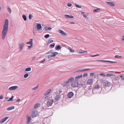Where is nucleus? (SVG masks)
I'll return each mask as SVG.
<instances>
[{"label":"nucleus","instance_id":"obj_1","mask_svg":"<svg viewBox=\"0 0 124 124\" xmlns=\"http://www.w3.org/2000/svg\"><path fill=\"white\" fill-rule=\"evenodd\" d=\"M9 21L8 19H5L2 32V39L4 40L7 35L8 30Z\"/></svg>","mask_w":124,"mask_h":124},{"label":"nucleus","instance_id":"obj_2","mask_svg":"<svg viewBox=\"0 0 124 124\" xmlns=\"http://www.w3.org/2000/svg\"><path fill=\"white\" fill-rule=\"evenodd\" d=\"M74 80V78L73 77H71L68 79L67 81L64 82L62 83L61 84L65 87H68L69 86V83L73 82Z\"/></svg>","mask_w":124,"mask_h":124},{"label":"nucleus","instance_id":"obj_3","mask_svg":"<svg viewBox=\"0 0 124 124\" xmlns=\"http://www.w3.org/2000/svg\"><path fill=\"white\" fill-rule=\"evenodd\" d=\"M79 85L78 81L75 80L74 82H73L71 84V85L73 88L76 87Z\"/></svg>","mask_w":124,"mask_h":124},{"label":"nucleus","instance_id":"obj_4","mask_svg":"<svg viewBox=\"0 0 124 124\" xmlns=\"http://www.w3.org/2000/svg\"><path fill=\"white\" fill-rule=\"evenodd\" d=\"M85 85V82L83 81H81L80 82V84H79V86L78 87V89H81L84 88Z\"/></svg>","mask_w":124,"mask_h":124},{"label":"nucleus","instance_id":"obj_5","mask_svg":"<svg viewBox=\"0 0 124 124\" xmlns=\"http://www.w3.org/2000/svg\"><path fill=\"white\" fill-rule=\"evenodd\" d=\"M53 102L54 101L53 100L49 99L47 101L46 105L48 107L51 106Z\"/></svg>","mask_w":124,"mask_h":124},{"label":"nucleus","instance_id":"obj_6","mask_svg":"<svg viewBox=\"0 0 124 124\" xmlns=\"http://www.w3.org/2000/svg\"><path fill=\"white\" fill-rule=\"evenodd\" d=\"M24 45V43L23 42L20 43L18 44L19 47L20 49V51L23 49Z\"/></svg>","mask_w":124,"mask_h":124},{"label":"nucleus","instance_id":"obj_7","mask_svg":"<svg viewBox=\"0 0 124 124\" xmlns=\"http://www.w3.org/2000/svg\"><path fill=\"white\" fill-rule=\"evenodd\" d=\"M74 95V93L72 92H70L68 93L67 96L68 98H71L73 97Z\"/></svg>","mask_w":124,"mask_h":124},{"label":"nucleus","instance_id":"obj_8","mask_svg":"<svg viewBox=\"0 0 124 124\" xmlns=\"http://www.w3.org/2000/svg\"><path fill=\"white\" fill-rule=\"evenodd\" d=\"M38 115L39 116L37 112H36L35 111H32L31 115L32 118H33L34 117H36Z\"/></svg>","mask_w":124,"mask_h":124},{"label":"nucleus","instance_id":"obj_9","mask_svg":"<svg viewBox=\"0 0 124 124\" xmlns=\"http://www.w3.org/2000/svg\"><path fill=\"white\" fill-rule=\"evenodd\" d=\"M99 88L100 89V90H101V91L102 90V88L101 87H100L99 85H96L94 86L93 88V90H98Z\"/></svg>","mask_w":124,"mask_h":124},{"label":"nucleus","instance_id":"obj_10","mask_svg":"<svg viewBox=\"0 0 124 124\" xmlns=\"http://www.w3.org/2000/svg\"><path fill=\"white\" fill-rule=\"evenodd\" d=\"M93 82V80L92 79H88L87 81L86 84L87 85H91L92 84Z\"/></svg>","mask_w":124,"mask_h":124},{"label":"nucleus","instance_id":"obj_11","mask_svg":"<svg viewBox=\"0 0 124 124\" xmlns=\"http://www.w3.org/2000/svg\"><path fill=\"white\" fill-rule=\"evenodd\" d=\"M61 95H58L57 94L56 95V96L54 98V100H55V101L57 102L59 101V99L61 97Z\"/></svg>","mask_w":124,"mask_h":124},{"label":"nucleus","instance_id":"obj_12","mask_svg":"<svg viewBox=\"0 0 124 124\" xmlns=\"http://www.w3.org/2000/svg\"><path fill=\"white\" fill-rule=\"evenodd\" d=\"M111 84L110 82H108L107 81H106V83H105V85L103 86V88L104 87H109L111 86Z\"/></svg>","mask_w":124,"mask_h":124},{"label":"nucleus","instance_id":"obj_13","mask_svg":"<svg viewBox=\"0 0 124 124\" xmlns=\"http://www.w3.org/2000/svg\"><path fill=\"white\" fill-rule=\"evenodd\" d=\"M18 87L17 86H13L10 87L8 90H14L17 88Z\"/></svg>","mask_w":124,"mask_h":124},{"label":"nucleus","instance_id":"obj_14","mask_svg":"<svg viewBox=\"0 0 124 124\" xmlns=\"http://www.w3.org/2000/svg\"><path fill=\"white\" fill-rule=\"evenodd\" d=\"M105 2L108 5L110 6H115V3L113 2H110L108 1H105Z\"/></svg>","mask_w":124,"mask_h":124},{"label":"nucleus","instance_id":"obj_15","mask_svg":"<svg viewBox=\"0 0 124 124\" xmlns=\"http://www.w3.org/2000/svg\"><path fill=\"white\" fill-rule=\"evenodd\" d=\"M59 32L63 36H66L67 34L65 32L62 30H59Z\"/></svg>","mask_w":124,"mask_h":124},{"label":"nucleus","instance_id":"obj_16","mask_svg":"<svg viewBox=\"0 0 124 124\" xmlns=\"http://www.w3.org/2000/svg\"><path fill=\"white\" fill-rule=\"evenodd\" d=\"M64 17L67 18H73L74 17L71 15H64Z\"/></svg>","mask_w":124,"mask_h":124},{"label":"nucleus","instance_id":"obj_17","mask_svg":"<svg viewBox=\"0 0 124 124\" xmlns=\"http://www.w3.org/2000/svg\"><path fill=\"white\" fill-rule=\"evenodd\" d=\"M51 91H52V90L51 89H49L44 94V95H46L48 94H49Z\"/></svg>","mask_w":124,"mask_h":124},{"label":"nucleus","instance_id":"obj_18","mask_svg":"<svg viewBox=\"0 0 124 124\" xmlns=\"http://www.w3.org/2000/svg\"><path fill=\"white\" fill-rule=\"evenodd\" d=\"M62 48V47L60 45H58L56 46L55 47V49L57 50H58L60 49H61Z\"/></svg>","mask_w":124,"mask_h":124},{"label":"nucleus","instance_id":"obj_19","mask_svg":"<svg viewBox=\"0 0 124 124\" xmlns=\"http://www.w3.org/2000/svg\"><path fill=\"white\" fill-rule=\"evenodd\" d=\"M100 81H101L100 82L101 85H103V86L105 85V83H106V81H105V80L103 79H101Z\"/></svg>","mask_w":124,"mask_h":124},{"label":"nucleus","instance_id":"obj_20","mask_svg":"<svg viewBox=\"0 0 124 124\" xmlns=\"http://www.w3.org/2000/svg\"><path fill=\"white\" fill-rule=\"evenodd\" d=\"M36 27L38 30H41L42 28L41 24L40 23H37Z\"/></svg>","mask_w":124,"mask_h":124},{"label":"nucleus","instance_id":"obj_21","mask_svg":"<svg viewBox=\"0 0 124 124\" xmlns=\"http://www.w3.org/2000/svg\"><path fill=\"white\" fill-rule=\"evenodd\" d=\"M40 104L39 103H36L34 105V108L35 109H37L40 106Z\"/></svg>","mask_w":124,"mask_h":124},{"label":"nucleus","instance_id":"obj_22","mask_svg":"<svg viewBox=\"0 0 124 124\" xmlns=\"http://www.w3.org/2000/svg\"><path fill=\"white\" fill-rule=\"evenodd\" d=\"M51 29L52 28L50 27H45V29H43L42 31H47L48 30L50 31Z\"/></svg>","mask_w":124,"mask_h":124},{"label":"nucleus","instance_id":"obj_23","mask_svg":"<svg viewBox=\"0 0 124 124\" xmlns=\"http://www.w3.org/2000/svg\"><path fill=\"white\" fill-rule=\"evenodd\" d=\"M113 76L114 77H113L112 78V80L113 83H115L116 82V81H117L116 76L115 75H114Z\"/></svg>","mask_w":124,"mask_h":124},{"label":"nucleus","instance_id":"obj_24","mask_svg":"<svg viewBox=\"0 0 124 124\" xmlns=\"http://www.w3.org/2000/svg\"><path fill=\"white\" fill-rule=\"evenodd\" d=\"M90 70V68H87V69H84L82 70H78V71H76V72H78V71H81V72H82V71H87V70Z\"/></svg>","mask_w":124,"mask_h":124},{"label":"nucleus","instance_id":"obj_25","mask_svg":"<svg viewBox=\"0 0 124 124\" xmlns=\"http://www.w3.org/2000/svg\"><path fill=\"white\" fill-rule=\"evenodd\" d=\"M15 108L14 106H11L7 108V110H10L13 109Z\"/></svg>","mask_w":124,"mask_h":124},{"label":"nucleus","instance_id":"obj_26","mask_svg":"<svg viewBox=\"0 0 124 124\" xmlns=\"http://www.w3.org/2000/svg\"><path fill=\"white\" fill-rule=\"evenodd\" d=\"M33 39H30V41L26 42V43L27 44H30V45L31 44H32L33 43Z\"/></svg>","mask_w":124,"mask_h":124},{"label":"nucleus","instance_id":"obj_27","mask_svg":"<svg viewBox=\"0 0 124 124\" xmlns=\"http://www.w3.org/2000/svg\"><path fill=\"white\" fill-rule=\"evenodd\" d=\"M54 42L53 40L51 39H49L47 41L48 43H47V45H46V46H47V45H48L49 43H52V42Z\"/></svg>","mask_w":124,"mask_h":124},{"label":"nucleus","instance_id":"obj_28","mask_svg":"<svg viewBox=\"0 0 124 124\" xmlns=\"http://www.w3.org/2000/svg\"><path fill=\"white\" fill-rule=\"evenodd\" d=\"M31 116H29L27 118V123H29L31 121Z\"/></svg>","mask_w":124,"mask_h":124},{"label":"nucleus","instance_id":"obj_29","mask_svg":"<svg viewBox=\"0 0 124 124\" xmlns=\"http://www.w3.org/2000/svg\"><path fill=\"white\" fill-rule=\"evenodd\" d=\"M101 9L100 8H97L96 9H94L93 10V12H99V10H100Z\"/></svg>","mask_w":124,"mask_h":124},{"label":"nucleus","instance_id":"obj_30","mask_svg":"<svg viewBox=\"0 0 124 124\" xmlns=\"http://www.w3.org/2000/svg\"><path fill=\"white\" fill-rule=\"evenodd\" d=\"M22 17L24 20L25 21L27 20V18L26 16L24 14H23L22 15Z\"/></svg>","mask_w":124,"mask_h":124},{"label":"nucleus","instance_id":"obj_31","mask_svg":"<svg viewBox=\"0 0 124 124\" xmlns=\"http://www.w3.org/2000/svg\"><path fill=\"white\" fill-rule=\"evenodd\" d=\"M58 53L57 52H53L52 53V56L53 57H54L56 56V55L58 54Z\"/></svg>","mask_w":124,"mask_h":124},{"label":"nucleus","instance_id":"obj_32","mask_svg":"<svg viewBox=\"0 0 124 124\" xmlns=\"http://www.w3.org/2000/svg\"><path fill=\"white\" fill-rule=\"evenodd\" d=\"M54 51V50H52V49L51 50H50V51H49L47 53H46L45 54H52V53H53V52Z\"/></svg>","mask_w":124,"mask_h":124},{"label":"nucleus","instance_id":"obj_33","mask_svg":"<svg viewBox=\"0 0 124 124\" xmlns=\"http://www.w3.org/2000/svg\"><path fill=\"white\" fill-rule=\"evenodd\" d=\"M113 74L112 73H109H109H108V74H107L106 75V77H108L109 76H113Z\"/></svg>","mask_w":124,"mask_h":124},{"label":"nucleus","instance_id":"obj_34","mask_svg":"<svg viewBox=\"0 0 124 124\" xmlns=\"http://www.w3.org/2000/svg\"><path fill=\"white\" fill-rule=\"evenodd\" d=\"M31 68L30 67H28L26 68L25 69V71H29L31 70Z\"/></svg>","mask_w":124,"mask_h":124},{"label":"nucleus","instance_id":"obj_35","mask_svg":"<svg viewBox=\"0 0 124 124\" xmlns=\"http://www.w3.org/2000/svg\"><path fill=\"white\" fill-rule=\"evenodd\" d=\"M68 49L70 51V52L72 53L74 52V50L72 49L70 47H69L68 48Z\"/></svg>","mask_w":124,"mask_h":124},{"label":"nucleus","instance_id":"obj_36","mask_svg":"<svg viewBox=\"0 0 124 124\" xmlns=\"http://www.w3.org/2000/svg\"><path fill=\"white\" fill-rule=\"evenodd\" d=\"M97 61L102 62H108V61L107 60H96Z\"/></svg>","mask_w":124,"mask_h":124},{"label":"nucleus","instance_id":"obj_37","mask_svg":"<svg viewBox=\"0 0 124 124\" xmlns=\"http://www.w3.org/2000/svg\"><path fill=\"white\" fill-rule=\"evenodd\" d=\"M55 46V44L54 43H53L51 44H50L49 46L50 47H52V48H53Z\"/></svg>","mask_w":124,"mask_h":124},{"label":"nucleus","instance_id":"obj_38","mask_svg":"<svg viewBox=\"0 0 124 124\" xmlns=\"http://www.w3.org/2000/svg\"><path fill=\"white\" fill-rule=\"evenodd\" d=\"M14 96H12L7 101H13V99Z\"/></svg>","mask_w":124,"mask_h":124},{"label":"nucleus","instance_id":"obj_39","mask_svg":"<svg viewBox=\"0 0 124 124\" xmlns=\"http://www.w3.org/2000/svg\"><path fill=\"white\" fill-rule=\"evenodd\" d=\"M7 10L8 12L10 13H11V9L9 7H8L7 8Z\"/></svg>","mask_w":124,"mask_h":124},{"label":"nucleus","instance_id":"obj_40","mask_svg":"<svg viewBox=\"0 0 124 124\" xmlns=\"http://www.w3.org/2000/svg\"><path fill=\"white\" fill-rule=\"evenodd\" d=\"M75 6L77 8H81V6H79V5L77 4H75Z\"/></svg>","mask_w":124,"mask_h":124},{"label":"nucleus","instance_id":"obj_41","mask_svg":"<svg viewBox=\"0 0 124 124\" xmlns=\"http://www.w3.org/2000/svg\"><path fill=\"white\" fill-rule=\"evenodd\" d=\"M100 75L102 76L103 77H105L106 76L105 74H104V73H101L100 74Z\"/></svg>","mask_w":124,"mask_h":124},{"label":"nucleus","instance_id":"obj_42","mask_svg":"<svg viewBox=\"0 0 124 124\" xmlns=\"http://www.w3.org/2000/svg\"><path fill=\"white\" fill-rule=\"evenodd\" d=\"M115 57L116 58H122V57L121 56H119V55H116L115 56Z\"/></svg>","mask_w":124,"mask_h":124},{"label":"nucleus","instance_id":"obj_43","mask_svg":"<svg viewBox=\"0 0 124 124\" xmlns=\"http://www.w3.org/2000/svg\"><path fill=\"white\" fill-rule=\"evenodd\" d=\"M29 76V74L28 73H26L25 74L24 76V77L25 78H27Z\"/></svg>","mask_w":124,"mask_h":124},{"label":"nucleus","instance_id":"obj_44","mask_svg":"<svg viewBox=\"0 0 124 124\" xmlns=\"http://www.w3.org/2000/svg\"><path fill=\"white\" fill-rule=\"evenodd\" d=\"M62 90L61 89V90H58L56 92H57V93L58 94H60L62 92Z\"/></svg>","mask_w":124,"mask_h":124},{"label":"nucleus","instance_id":"obj_45","mask_svg":"<svg viewBox=\"0 0 124 124\" xmlns=\"http://www.w3.org/2000/svg\"><path fill=\"white\" fill-rule=\"evenodd\" d=\"M49 36L50 35L49 34H46L44 36V38H47L49 37Z\"/></svg>","mask_w":124,"mask_h":124},{"label":"nucleus","instance_id":"obj_46","mask_svg":"<svg viewBox=\"0 0 124 124\" xmlns=\"http://www.w3.org/2000/svg\"><path fill=\"white\" fill-rule=\"evenodd\" d=\"M120 79L121 80H124V76H123V75H120Z\"/></svg>","mask_w":124,"mask_h":124},{"label":"nucleus","instance_id":"obj_47","mask_svg":"<svg viewBox=\"0 0 124 124\" xmlns=\"http://www.w3.org/2000/svg\"><path fill=\"white\" fill-rule=\"evenodd\" d=\"M5 121V120L3 118L0 121V123H2L4 122Z\"/></svg>","mask_w":124,"mask_h":124},{"label":"nucleus","instance_id":"obj_48","mask_svg":"<svg viewBox=\"0 0 124 124\" xmlns=\"http://www.w3.org/2000/svg\"><path fill=\"white\" fill-rule=\"evenodd\" d=\"M88 76V74L87 73H85L83 74V77H85Z\"/></svg>","mask_w":124,"mask_h":124},{"label":"nucleus","instance_id":"obj_49","mask_svg":"<svg viewBox=\"0 0 124 124\" xmlns=\"http://www.w3.org/2000/svg\"><path fill=\"white\" fill-rule=\"evenodd\" d=\"M39 86V85H38L36 86L35 87L33 88L32 89V90H35L36 89H37V88Z\"/></svg>","mask_w":124,"mask_h":124},{"label":"nucleus","instance_id":"obj_50","mask_svg":"<svg viewBox=\"0 0 124 124\" xmlns=\"http://www.w3.org/2000/svg\"><path fill=\"white\" fill-rule=\"evenodd\" d=\"M32 17V15L30 14L29 16V18L30 20H31V18Z\"/></svg>","mask_w":124,"mask_h":124},{"label":"nucleus","instance_id":"obj_51","mask_svg":"<svg viewBox=\"0 0 124 124\" xmlns=\"http://www.w3.org/2000/svg\"><path fill=\"white\" fill-rule=\"evenodd\" d=\"M79 78L78 77V76H76L75 78V80L78 81V80L79 79Z\"/></svg>","mask_w":124,"mask_h":124},{"label":"nucleus","instance_id":"obj_52","mask_svg":"<svg viewBox=\"0 0 124 124\" xmlns=\"http://www.w3.org/2000/svg\"><path fill=\"white\" fill-rule=\"evenodd\" d=\"M119 76L117 75L116 77V79L117 80H119L120 79V77H119Z\"/></svg>","mask_w":124,"mask_h":124},{"label":"nucleus","instance_id":"obj_53","mask_svg":"<svg viewBox=\"0 0 124 124\" xmlns=\"http://www.w3.org/2000/svg\"><path fill=\"white\" fill-rule=\"evenodd\" d=\"M33 46V44H31L30 46H28V49H30V48H32V47Z\"/></svg>","mask_w":124,"mask_h":124},{"label":"nucleus","instance_id":"obj_54","mask_svg":"<svg viewBox=\"0 0 124 124\" xmlns=\"http://www.w3.org/2000/svg\"><path fill=\"white\" fill-rule=\"evenodd\" d=\"M117 62H114V61H108V62H110V63H116Z\"/></svg>","mask_w":124,"mask_h":124},{"label":"nucleus","instance_id":"obj_55","mask_svg":"<svg viewBox=\"0 0 124 124\" xmlns=\"http://www.w3.org/2000/svg\"><path fill=\"white\" fill-rule=\"evenodd\" d=\"M45 61V59H44L43 60L40 61V63H42L44 62Z\"/></svg>","mask_w":124,"mask_h":124},{"label":"nucleus","instance_id":"obj_56","mask_svg":"<svg viewBox=\"0 0 124 124\" xmlns=\"http://www.w3.org/2000/svg\"><path fill=\"white\" fill-rule=\"evenodd\" d=\"M72 4L71 3H68L67 4V6L68 7H70L72 6Z\"/></svg>","mask_w":124,"mask_h":124},{"label":"nucleus","instance_id":"obj_57","mask_svg":"<svg viewBox=\"0 0 124 124\" xmlns=\"http://www.w3.org/2000/svg\"><path fill=\"white\" fill-rule=\"evenodd\" d=\"M46 56H48V59H49L51 57H53L52 55H48Z\"/></svg>","mask_w":124,"mask_h":124},{"label":"nucleus","instance_id":"obj_58","mask_svg":"<svg viewBox=\"0 0 124 124\" xmlns=\"http://www.w3.org/2000/svg\"><path fill=\"white\" fill-rule=\"evenodd\" d=\"M95 74V73L94 72L91 73H90V76H94Z\"/></svg>","mask_w":124,"mask_h":124},{"label":"nucleus","instance_id":"obj_59","mask_svg":"<svg viewBox=\"0 0 124 124\" xmlns=\"http://www.w3.org/2000/svg\"><path fill=\"white\" fill-rule=\"evenodd\" d=\"M78 77L79 78H81L83 76V75L82 74H81L80 75H79L78 76Z\"/></svg>","mask_w":124,"mask_h":124},{"label":"nucleus","instance_id":"obj_60","mask_svg":"<svg viewBox=\"0 0 124 124\" xmlns=\"http://www.w3.org/2000/svg\"><path fill=\"white\" fill-rule=\"evenodd\" d=\"M9 117L8 116H7L6 117H5L3 119L5 120V121H6L8 118Z\"/></svg>","mask_w":124,"mask_h":124},{"label":"nucleus","instance_id":"obj_61","mask_svg":"<svg viewBox=\"0 0 124 124\" xmlns=\"http://www.w3.org/2000/svg\"><path fill=\"white\" fill-rule=\"evenodd\" d=\"M20 101V99L18 98V99H17L16 102H19Z\"/></svg>","mask_w":124,"mask_h":124},{"label":"nucleus","instance_id":"obj_62","mask_svg":"<svg viewBox=\"0 0 124 124\" xmlns=\"http://www.w3.org/2000/svg\"><path fill=\"white\" fill-rule=\"evenodd\" d=\"M3 98V97L2 95H0V99H2Z\"/></svg>","mask_w":124,"mask_h":124},{"label":"nucleus","instance_id":"obj_63","mask_svg":"<svg viewBox=\"0 0 124 124\" xmlns=\"http://www.w3.org/2000/svg\"><path fill=\"white\" fill-rule=\"evenodd\" d=\"M122 40L123 41L124 40V36H122Z\"/></svg>","mask_w":124,"mask_h":124},{"label":"nucleus","instance_id":"obj_64","mask_svg":"<svg viewBox=\"0 0 124 124\" xmlns=\"http://www.w3.org/2000/svg\"><path fill=\"white\" fill-rule=\"evenodd\" d=\"M83 16L84 17H85V18H86V17L87 16L84 14V15H83Z\"/></svg>","mask_w":124,"mask_h":124}]
</instances>
